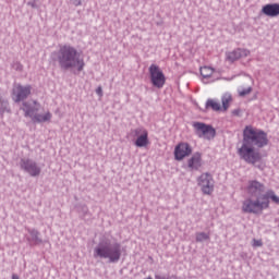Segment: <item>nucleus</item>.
Segmentation results:
<instances>
[{
	"mask_svg": "<svg viewBox=\"0 0 279 279\" xmlns=\"http://www.w3.org/2000/svg\"><path fill=\"white\" fill-rule=\"evenodd\" d=\"M267 145H269V138L265 131L246 125L243 130L242 145L238 149V155L247 165H256V162L263 160L258 149H263Z\"/></svg>",
	"mask_w": 279,
	"mask_h": 279,
	"instance_id": "1",
	"label": "nucleus"
},
{
	"mask_svg": "<svg viewBox=\"0 0 279 279\" xmlns=\"http://www.w3.org/2000/svg\"><path fill=\"white\" fill-rule=\"evenodd\" d=\"M246 191L250 197H255L256 199H245L242 205L243 213L258 215V213H263L265 209L269 208V199L275 204H279V197L276 195V192L268 190L265 193V183H260V181L250 180Z\"/></svg>",
	"mask_w": 279,
	"mask_h": 279,
	"instance_id": "2",
	"label": "nucleus"
},
{
	"mask_svg": "<svg viewBox=\"0 0 279 279\" xmlns=\"http://www.w3.org/2000/svg\"><path fill=\"white\" fill-rule=\"evenodd\" d=\"M50 58L52 62H57L61 71H73L74 75L82 73L86 66L82 52L71 45L60 46L58 50L51 52Z\"/></svg>",
	"mask_w": 279,
	"mask_h": 279,
	"instance_id": "3",
	"label": "nucleus"
},
{
	"mask_svg": "<svg viewBox=\"0 0 279 279\" xmlns=\"http://www.w3.org/2000/svg\"><path fill=\"white\" fill-rule=\"evenodd\" d=\"M123 254V246L119 242H114L110 239H102L94 248V258H100L101 260H108V263L114 264L121 260Z\"/></svg>",
	"mask_w": 279,
	"mask_h": 279,
	"instance_id": "4",
	"label": "nucleus"
},
{
	"mask_svg": "<svg viewBox=\"0 0 279 279\" xmlns=\"http://www.w3.org/2000/svg\"><path fill=\"white\" fill-rule=\"evenodd\" d=\"M40 105L34 100L33 102H23L22 110L25 117L32 119L33 123H47L51 121L52 114L51 112H46L45 114L38 113V109Z\"/></svg>",
	"mask_w": 279,
	"mask_h": 279,
	"instance_id": "5",
	"label": "nucleus"
},
{
	"mask_svg": "<svg viewBox=\"0 0 279 279\" xmlns=\"http://www.w3.org/2000/svg\"><path fill=\"white\" fill-rule=\"evenodd\" d=\"M193 128L194 134L198 136V138H205V141H213V138L217 136V131L210 124L194 122Z\"/></svg>",
	"mask_w": 279,
	"mask_h": 279,
	"instance_id": "6",
	"label": "nucleus"
},
{
	"mask_svg": "<svg viewBox=\"0 0 279 279\" xmlns=\"http://www.w3.org/2000/svg\"><path fill=\"white\" fill-rule=\"evenodd\" d=\"M20 169L31 175V178H38L43 173V168L34 159L22 158L20 160Z\"/></svg>",
	"mask_w": 279,
	"mask_h": 279,
	"instance_id": "7",
	"label": "nucleus"
},
{
	"mask_svg": "<svg viewBox=\"0 0 279 279\" xmlns=\"http://www.w3.org/2000/svg\"><path fill=\"white\" fill-rule=\"evenodd\" d=\"M197 185L204 195H213L215 192V179L209 172H204L197 178Z\"/></svg>",
	"mask_w": 279,
	"mask_h": 279,
	"instance_id": "8",
	"label": "nucleus"
},
{
	"mask_svg": "<svg viewBox=\"0 0 279 279\" xmlns=\"http://www.w3.org/2000/svg\"><path fill=\"white\" fill-rule=\"evenodd\" d=\"M148 71L150 75V84H153L155 88H163L167 82V77L165 76L162 70H160V66L151 64L148 68Z\"/></svg>",
	"mask_w": 279,
	"mask_h": 279,
	"instance_id": "9",
	"label": "nucleus"
},
{
	"mask_svg": "<svg viewBox=\"0 0 279 279\" xmlns=\"http://www.w3.org/2000/svg\"><path fill=\"white\" fill-rule=\"evenodd\" d=\"M13 100L15 104H20V101H25L29 95H32V85L23 86L21 84H17L13 87Z\"/></svg>",
	"mask_w": 279,
	"mask_h": 279,
	"instance_id": "10",
	"label": "nucleus"
},
{
	"mask_svg": "<svg viewBox=\"0 0 279 279\" xmlns=\"http://www.w3.org/2000/svg\"><path fill=\"white\" fill-rule=\"evenodd\" d=\"M193 154V148L189 143L181 142L174 148L175 160H184V158Z\"/></svg>",
	"mask_w": 279,
	"mask_h": 279,
	"instance_id": "11",
	"label": "nucleus"
},
{
	"mask_svg": "<svg viewBox=\"0 0 279 279\" xmlns=\"http://www.w3.org/2000/svg\"><path fill=\"white\" fill-rule=\"evenodd\" d=\"M134 136H137L134 145L136 147H147L149 145V133L145 129L137 128L132 131Z\"/></svg>",
	"mask_w": 279,
	"mask_h": 279,
	"instance_id": "12",
	"label": "nucleus"
},
{
	"mask_svg": "<svg viewBox=\"0 0 279 279\" xmlns=\"http://www.w3.org/2000/svg\"><path fill=\"white\" fill-rule=\"evenodd\" d=\"M247 56H250V50L238 48L227 53V60L229 62H236L240 58H247Z\"/></svg>",
	"mask_w": 279,
	"mask_h": 279,
	"instance_id": "13",
	"label": "nucleus"
},
{
	"mask_svg": "<svg viewBox=\"0 0 279 279\" xmlns=\"http://www.w3.org/2000/svg\"><path fill=\"white\" fill-rule=\"evenodd\" d=\"M26 231L28 232V235H26V241L29 243V245H40V243H43V238H40L38 230L27 228Z\"/></svg>",
	"mask_w": 279,
	"mask_h": 279,
	"instance_id": "14",
	"label": "nucleus"
},
{
	"mask_svg": "<svg viewBox=\"0 0 279 279\" xmlns=\"http://www.w3.org/2000/svg\"><path fill=\"white\" fill-rule=\"evenodd\" d=\"M262 13L271 19L279 16V3H268L262 8Z\"/></svg>",
	"mask_w": 279,
	"mask_h": 279,
	"instance_id": "15",
	"label": "nucleus"
},
{
	"mask_svg": "<svg viewBox=\"0 0 279 279\" xmlns=\"http://www.w3.org/2000/svg\"><path fill=\"white\" fill-rule=\"evenodd\" d=\"M187 167L197 171L202 167V154L195 153L187 161Z\"/></svg>",
	"mask_w": 279,
	"mask_h": 279,
	"instance_id": "16",
	"label": "nucleus"
},
{
	"mask_svg": "<svg viewBox=\"0 0 279 279\" xmlns=\"http://www.w3.org/2000/svg\"><path fill=\"white\" fill-rule=\"evenodd\" d=\"M213 73H215V70L210 66L201 68V75L203 80H210V77H213Z\"/></svg>",
	"mask_w": 279,
	"mask_h": 279,
	"instance_id": "17",
	"label": "nucleus"
},
{
	"mask_svg": "<svg viewBox=\"0 0 279 279\" xmlns=\"http://www.w3.org/2000/svg\"><path fill=\"white\" fill-rule=\"evenodd\" d=\"M206 108L207 109L210 108L215 112H219V110H221V104H219V101H217L215 99H207Z\"/></svg>",
	"mask_w": 279,
	"mask_h": 279,
	"instance_id": "18",
	"label": "nucleus"
},
{
	"mask_svg": "<svg viewBox=\"0 0 279 279\" xmlns=\"http://www.w3.org/2000/svg\"><path fill=\"white\" fill-rule=\"evenodd\" d=\"M204 241H210V234L206 232H196V243H204Z\"/></svg>",
	"mask_w": 279,
	"mask_h": 279,
	"instance_id": "19",
	"label": "nucleus"
},
{
	"mask_svg": "<svg viewBox=\"0 0 279 279\" xmlns=\"http://www.w3.org/2000/svg\"><path fill=\"white\" fill-rule=\"evenodd\" d=\"M221 101L223 110H228V108H230V101H232V95L225 94L221 98Z\"/></svg>",
	"mask_w": 279,
	"mask_h": 279,
	"instance_id": "20",
	"label": "nucleus"
},
{
	"mask_svg": "<svg viewBox=\"0 0 279 279\" xmlns=\"http://www.w3.org/2000/svg\"><path fill=\"white\" fill-rule=\"evenodd\" d=\"M250 93H252V87H246V88H240L239 89L240 97H245V95H250Z\"/></svg>",
	"mask_w": 279,
	"mask_h": 279,
	"instance_id": "21",
	"label": "nucleus"
},
{
	"mask_svg": "<svg viewBox=\"0 0 279 279\" xmlns=\"http://www.w3.org/2000/svg\"><path fill=\"white\" fill-rule=\"evenodd\" d=\"M155 279H178L175 275H155Z\"/></svg>",
	"mask_w": 279,
	"mask_h": 279,
	"instance_id": "22",
	"label": "nucleus"
},
{
	"mask_svg": "<svg viewBox=\"0 0 279 279\" xmlns=\"http://www.w3.org/2000/svg\"><path fill=\"white\" fill-rule=\"evenodd\" d=\"M253 247H263V241L253 239Z\"/></svg>",
	"mask_w": 279,
	"mask_h": 279,
	"instance_id": "23",
	"label": "nucleus"
},
{
	"mask_svg": "<svg viewBox=\"0 0 279 279\" xmlns=\"http://www.w3.org/2000/svg\"><path fill=\"white\" fill-rule=\"evenodd\" d=\"M96 94L98 95V97H104V89L101 88V86L97 87Z\"/></svg>",
	"mask_w": 279,
	"mask_h": 279,
	"instance_id": "24",
	"label": "nucleus"
},
{
	"mask_svg": "<svg viewBox=\"0 0 279 279\" xmlns=\"http://www.w3.org/2000/svg\"><path fill=\"white\" fill-rule=\"evenodd\" d=\"M15 71H23V65L21 63H15Z\"/></svg>",
	"mask_w": 279,
	"mask_h": 279,
	"instance_id": "25",
	"label": "nucleus"
},
{
	"mask_svg": "<svg viewBox=\"0 0 279 279\" xmlns=\"http://www.w3.org/2000/svg\"><path fill=\"white\" fill-rule=\"evenodd\" d=\"M74 5H82V0H71Z\"/></svg>",
	"mask_w": 279,
	"mask_h": 279,
	"instance_id": "26",
	"label": "nucleus"
},
{
	"mask_svg": "<svg viewBox=\"0 0 279 279\" xmlns=\"http://www.w3.org/2000/svg\"><path fill=\"white\" fill-rule=\"evenodd\" d=\"M82 211L84 213V215H87V213H88V207L83 206V207H82Z\"/></svg>",
	"mask_w": 279,
	"mask_h": 279,
	"instance_id": "27",
	"label": "nucleus"
},
{
	"mask_svg": "<svg viewBox=\"0 0 279 279\" xmlns=\"http://www.w3.org/2000/svg\"><path fill=\"white\" fill-rule=\"evenodd\" d=\"M27 5H29L31 8H36V2H27Z\"/></svg>",
	"mask_w": 279,
	"mask_h": 279,
	"instance_id": "28",
	"label": "nucleus"
},
{
	"mask_svg": "<svg viewBox=\"0 0 279 279\" xmlns=\"http://www.w3.org/2000/svg\"><path fill=\"white\" fill-rule=\"evenodd\" d=\"M12 279H20L19 275H12Z\"/></svg>",
	"mask_w": 279,
	"mask_h": 279,
	"instance_id": "29",
	"label": "nucleus"
}]
</instances>
